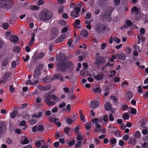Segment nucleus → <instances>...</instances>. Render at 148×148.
<instances>
[{
	"label": "nucleus",
	"mask_w": 148,
	"mask_h": 148,
	"mask_svg": "<svg viewBox=\"0 0 148 148\" xmlns=\"http://www.w3.org/2000/svg\"><path fill=\"white\" fill-rule=\"evenodd\" d=\"M57 70L64 72L66 71V69L71 71L74 68V65L73 62L70 61H67L64 62V60L60 59L56 63Z\"/></svg>",
	"instance_id": "nucleus-1"
},
{
	"label": "nucleus",
	"mask_w": 148,
	"mask_h": 148,
	"mask_svg": "<svg viewBox=\"0 0 148 148\" xmlns=\"http://www.w3.org/2000/svg\"><path fill=\"white\" fill-rule=\"evenodd\" d=\"M59 100V99L56 95L53 94L51 96L49 93H46L44 97V101L48 106L54 105L56 101Z\"/></svg>",
	"instance_id": "nucleus-2"
},
{
	"label": "nucleus",
	"mask_w": 148,
	"mask_h": 148,
	"mask_svg": "<svg viewBox=\"0 0 148 148\" xmlns=\"http://www.w3.org/2000/svg\"><path fill=\"white\" fill-rule=\"evenodd\" d=\"M53 16L52 12L47 9H45L39 13V19L42 21H47L50 19Z\"/></svg>",
	"instance_id": "nucleus-3"
},
{
	"label": "nucleus",
	"mask_w": 148,
	"mask_h": 148,
	"mask_svg": "<svg viewBox=\"0 0 148 148\" xmlns=\"http://www.w3.org/2000/svg\"><path fill=\"white\" fill-rule=\"evenodd\" d=\"M95 59L94 64L97 65H101L106 62V58L103 56H99L98 53L97 54Z\"/></svg>",
	"instance_id": "nucleus-4"
},
{
	"label": "nucleus",
	"mask_w": 148,
	"mask_h": 148,
	"mask_svg": "<svg viewBox=\"0 0 148 148\" xmlns=\"http://www.w3.org/2000/svg\"><path fill=\"white\" fill-rule=\"evenodd\" d=\"M132 13L133 14V12H136L135 17L136 19L137 20H139L141 18L140 16V8H137L136 6L133 7L132 9Z\"/></svg>",
	"instance_id": "nucleus-5"
},
{
	"label": "nucleus",
	"mask_w": 148,
	"mask_h": 148,
	"mask_svg": "<svg viewBox=\"0 0 148 148\" xmlns=\"http://www.w3.org/2000/svg\"><path fill=\"white\" fill-rule=\"evenodd\" d=\"M11 0H0V8H3L9 9L11 7L8 3Z\"/></svg>",
	"instance_id": "nucleus-6"
},
{
	"label": "nucleus",
	"mask_w": 148,
	"mask_h": 148,
	"mask_svg": "<svg viewBox=\"0 0 148 148\" xmlns=\"http://www.w3.org/2000/svg\"><path fill=\"white\" fill-rule=\"evenodd\" d=\"M55 79H58L61 82H63L64 80L63 79L62 75L59 73H56L52 75L50 79V80L52 81Z\"/></svg>",
	"instance_id": "nucleus-7"
},
{
	"label": "nucleus",
	"mask_w": 148,
	"mask_h": 148,
	"mask_svg": "<svg viewBox=\"0 0 148 148\" xmlns=\"http://www.w3.org/2000/svg\"><path fill=\"white\" fill-rule=\"evenodd\" d=\"M7 129V126L5 123L3 121L0 122V135L5 132Z\"/></svg>",
	"instance_id": "nucleus-8"
},
{
	"label": "nucleus",
	"mask_w": 148,
	"mask_h": 148,
	"mask_svg": "<svg viewBox=\"0 0 148 148\" xmlns=\"http://www.w3.org/2000/svg\"><path fill=\"white\" fill-rule=\"evenodd\" d=\"M58 29L56 28H53L51 30V38L55 39L58 36Z\"/></svg>",
	"instance_id": "nucleus-9"
},
{
	"label": "nucleus",
	"mask_w": 148,
	"mask_h": 148,
	"mask_svg": "<svg viewBox=\"0 0 148 148\" xmlns=\"http://www.w3.org/2000/svg\"><path fill=\"white\" fill-rule=\"evenodd\" d=\"M104 18L106 19V21L108 22H110L112 20L111 15L108 14L107 11H105L103 15Z\"/></svg>",
	"instance_id": "nucleus-10"
},
{
	"label": "nucleus",
	"mask_w": 148,
	"mask_h": 148,
	"mask_svg": "<svg viewBox=\"0 0 148 148\" xmlns=\"http://www.w3.org/2000/svg\"><path fill=\"white\" fill-rule=\"evenodd\" d=\"M18 36L12 35L10 37V40L14 43H15L18 42Z\"/></svg>",
	"instance_id": "nucleus-11"
},
{
	"label": "nucleus",
	"mask_w": 148,
	"mask_h": 148,
	"mask_svg": "<svg viewBox=\"0 0 148 148\" xmlns=\"http://www.w3.org/2000/svg\"><path fill=\"white\" fill-rule=\"evenodd\" d=\"M66 37L65 34H62L56 39V42L57 43L60 42L62 41Z\"/></svg>",
	"instance_id": "nucleus-12"
},
{
	"label": "nucleus",
	"mask_w": 148,
	"mask_h": 148,
	"mask_svg": "<svg viewBox=\"0 0 148 148\" xmlns=\"http://www.w3.org/2000/svg\"><path fill=\"white\" fill-rule=\"evenodd\" d=\"M93 77L95 79L97 80H102L104 76L103 74L101 73L99 74H97L96 75H92Z\"/></svg>",
	"instance_id": "nucleus-13"
},
{
	"label": "nucleus",
	"mask_w": 148,
	"mask_h": 148,
	"mask_svg": "<svg viewBox=\"0 0 148 148\" xmlns=\"http://www.w3.org/2000/svg\"><path fill=\"white\" fill-rule=\"evenodd\" d=\"M99 104V103L97 101H94L91 102L90 103V106L92 108H95Z\"/></svg>",
	"instance_id": "nucleus-14"
},
{
	"label": "nucleus",
	"mask_w": 148,
	"mask_h": 148,
	"mask_svg": "<svg viewBox=\"0 0 148 148\" xmlns=\"http://www.w3.org/2000/svg\"><path fill=\"white\" fill-rule=\"evenodd\" d=\"M40 70L38 69H36L34 73V79H38L40 75Z\"/></svg>",
	"instance_id": "nucleus-15"
},
{
	"label": "nucleus",
	"mask_w": 148,
	"mask_h": 148,
	"mask_svg": "<svg viewBox=\"0 0 148 148\" xmlns=\"http://www.w3.org/2000/svg\"><path fill=\"white\" fill-rule=\"evenodd\" d=\"M111 107V104L108 102H106L104 106L105 110L107 111H109L110 110Z\"/></svg>",
	"instance_id": "nucleus-16"
},
{
	"label": "nucleus",
	"mask_w": 148,
	"mask_h": 148,
	"mask_svg": "<svg viewBox=\"0 0 148 148\" xmlns=\"http://www.w3.org/2000/svg\"><path fill=\"white\" fill-rule=\"evenodd\" d=\"M112 134L114 135L116 137H119L120 135V131L119 130H116L115 131H112L110 132Z\"/></svg>",
	"instance_id": "nucleus-17"
},
{
	"label": "nucleus",
	"mask_w": 148,
	"mask_h": 148,
	"mask_svg": "<svg viewBox=\"0 0 148 148\" xmlns=\"http://www.w3.org/2000/svg\"><path fill=\"white\" fill-rule=\"evenodd\" d=\"M95 125L96 127V128L95 130V132H96L99 131H100L101 130L102 128L101 125L100 124H99L98 123H96Z\"/></svg>",
	"instance_id": "nucleus-18"
},
{
	"label": "nucleus",
	"mask_w": 148,
	"mask_h": 148,
	"mask_svg": "<svg viewBox=\"0 0 148 148\" xmlns=\"http://www.w3.org/2000/svg\"><path fill=\"white\" fill-rule=\"evenodd\" d=\"M81 35L84 37H87L88 36V32L86 30L83 29L80 32Z\"/></svg>",
	"instance_id": "nucleus-19"
},
{
	"label": "nucleus",
	"mask_w": 148,
	"mask_h": 148,
	"mask_svg": "<svg viewBox=\"0 0 148 148\" xmlns=\"http://www.w3.org/2000/svg\"><path fill=\"white\" fill-rule=\"evenodd\" d=\"M136 142V139L134 138L131 137L129 139L128 143L130 144L134 145Z\"/></svg>",
	"instance_id": "nucleus-20"
},
{
	"label": "nucleus",
	"mask_w": 148,
	"mask_h": 148,
	"mask_svg": "<svg viewBox=\"0 0 148 148\" xmlns=\"http://www.w3.org/2000/svg\"><path fill=\"white\" fill-rule=\"evenodd\" d=\"M96 29L97 32L99 33H101L102 32V25H99L96 26Z\"/></svg>",
	"instance_id": "nucleus-21"
},
{
	"label": "nucleus",
	"mask_w": 148,
	"mask_h": 148,
	"mask_svg": "<svg viewBox=\"0 0 148 148\" xmlns=\"http://www.w3.org/2000/svg\"><path fill=\"white\" fill-rule=\"evenodd\" d=\"M71 16L76 18L78 17L79 15V13L78 12H77L74 11H72L71 12Z\"/></svg>",
	"instance_id": "nucleus-22"
},
{
	"label": "nucleus",
	"mask_w": 148,
	"mask_h": 148,
	"mask_svg": "<svg viewBox=\"0 0 148 148\" xmlns=\"http://www.w3.org/2000/svg\"><path fill=\"white\" fill-rule=\"evenodd\" d=\"M29 8L32 10L34 11H36L38 10L39 7L38 6L34 5H31L29 6Z\"/></svg>",
	"instance_id": "nucleus-23"
},
{
	"label": "nucleus",
	"mask_w": 148,
	"mask_h": 148,
	"mask_svg": "<svg viewBox=\"0 0 148 148\" xmlns=\"http://www.w3.org/2000/svg\"><path fill=\"white\" fill-rule=\"evenodd\" d=\"M110 142L111 144H115L116 143L117 140L115 138L113 137L110 139Z\"/></svg>",
	"instance_id": "nucleus-24"
},
{
	"label": "nucleus",
	"mask_w": 148,
	"mask_h": 148,
	"mask_svg": "<svg viewBox=\"0 0 148 148\" xmlns=\"http://www.w3.org/2000/svg\"><path fill=\"white\" fill-rule=\"evenodd\" d=\"M129 108L131 109L130 113L131 114H136V110L135 108L131 107Z\"/></svg>",
	"instance_id": "nucleus-25"
},
{
	"label": "nucleus",
	"mask_w": 148,
	"mask_h": 148,
	"mask_svg": "<svg viewBox=\"0 0 148 148\" xmlns=\"http://www.w3.org/2000/svg\"><path fill=\"white\" fill-rule=\"evenodd\" d=\"M118 56L119 57V59L121 60H124L126 57L124 53L121 54Z\"/></svg>",
	"instance_id": "nucleus-26"
},
{
	"label": "nucleus",
	"mask_w": 148,
	"mask_h": 148,
	"mask_svg": "<svg viewBox=\"0 0 148 148\" xmlns=\"http://www.w3.org/2000/svg\"><path fill=\"white\" fill-rule=\"evenodd\" d=\"M66 143L69 146H71L75 143V140H72L70 141L68 140L66 141Z\"/></svg>",
	"instance_id": "nucleus-27"
},
{
	"label": "nucleus",
	"mask_w": 148,
	"mask_h": 148,
	"mask_svg": "<svg viewBox=\"0 0 148 148\" xmlns=\"http://www.w3.org/2000/svg\"><path fill=\"white\" fill-rule=\"evenodd\" d=\"M77 7L75 8V11L79 13L81 10L80 5L79 4H77L76 5Z\"/></svg>",
	"instance_id": "nucleus-28"
},
{
	"label": "nucleus",
	"mask_w": 148,
	"mask_h": 148,
	"mask_svg": "<svg viewBox=\"0 0 148 148\" xmlns=\"http://www.w3.org/2000/svg\"><path fill=\"white\" fill-rule=\"evenodd\" d=\"M17 114V111L16 110H14L10 114V116L12 118H14L16 115Z\"/></svg>",
	"instance_id": "nucleus-29"
},
{
	"label": "nucleus",
	"mask_w": 148,
	"mask_h": 148,
	"mask_svg": "<svg viewBox=\"0 0 148 148\" xmlns=\"http://www.w3.org/2000/svg\"><path fill=\"white\" fill-rule=\"evenodd\" d=\"M29 143V139L26 138L25 139L22 141L21 143V144L23 145H24L25 144H27Z\"/></svg>",
	"instance_id": "nucleus-30"
},
{
	"label": "nucleus",
	"mask_w": 148,
	"mask_h": 148,
	"mask_svg": "<svg viewBox=\"0 0 148 148\" xmlns=\"http://www.w3.org/2000/svg\"><path fill=\"white\" fill-rule=\"evenodd\" d=\"M8 58L5 59L2 62V64L4 66H6L8 64Z\"/></svg>",
	"instance_id": "nucleus-31"
},
{
	"label": "nucleus",
	"mask_w": 148,
	"mask_h": 148,
	"mask_svg": "<svg viewBox=\"0 0 148 148\" xmlns=\"http://www.w3.org/2000/svg\"><path fill=\"white\" fill-rule=\"evenodd\" d=\"M123 119L125 120H128L130 118L129 115L127 113H125L123 115Z\"/></svg>",
	"instance_id": "nucleus-32"
},
{
	"label": "nucleus",
	"mask_w": 148,
	"mask_h": 148,
	"mask_svg": "<svg viewBox=\"0 0 148 148\" xmlns=\"http://www.w3.org/2000/svg\"><path fill=\"white\" fill-rule=\"evenodd\" d=\"M43 142V141L42 140H40L36 141L35 143V145L37 147H40L41 142Z\"/></svg>",
	"instance_id": "nucleus-33"
},
{
	"label": "nucleus",
	"mask_w": 148,
	"mask_h": 148,
	"mask_svg": "<svg viewBox=\"0 0 148 148\" xmlns=\"http://www.w3.org/2000/svg\"><path fill=\"white\" fill-rule=\"evenodd\" d=\"M44 129V127L42 125H39L38 127V132L42 131Z\"/></svg>",
	"instance_id": "nucleus-34"
},
{
	"label": "nucleus",
	"mask_w": 148,
	"mask_h": 148,
	"mask_svg": "<svg viewBox=\"0 0 148 148\" xmlns=\"http://www.w3.org/2000/svg\"><path fill=\"white\" fill-rule=\"evenodd\" d=\"M71 130V128L68 127H65L64 129V132L67 135L69 134V131Z\"/></svg>",
	"instance_id": "nucleus-35"
},
{
	"label": "nucleus",
	"mask_w": 148,
	"mask_h": 148,
	"mask_svg": "<svg viewBox=\"0 0 148 148\" xmlns=\"http://www.w3.org/2000/svg\"><path fill=\"white\" fill-rule=\"evenodd\" d=\"M108 9H109L108 11H107V12L109 14H110L111 15L112 12L114 9V7H110L108 8Z\"/></svg>",
	"instance_id": "nucleus-36"
},
{
	"label": "nucleus",
	"mask_w": 148,
	"mask_h": 148,
	"mask_svg": "<svg viewBox=\"0 0 148 148\" xmlns=\"http://www.w3.org/2000/svg\"><path fill=\"white\" fill-rule=\"evenodd\" d=\"M13 51L16 52H19L20 51V48L19 47L16 46L14 47Z\"/></svg>",
	"instance_id": "nucleus-37"
},
{
	"label": "nucleus",
	"mask_w": 148,
	"mask_h": 148,
	"mask_svg": "<svg viewBox=\"0 0 148 148\" xmlns=\"http://www.w3.org/2000/svg\"><path fill=\"white\" fill-rule=\"evenodd\" d=\"M127 99L130 100L131 99L132 97V93L130 92H127Z\"/></svg>",
	"instance_id": "nucleus-38"
},
{
	"label": "nucleus",
	"mask_w": 148,
	"mask_h": 148,
	"mask_svg": "<svg viewBox=\"0 0 148 148\" xmlns=\"http://www.w3.org/2000/svg\"><path fill=\"white\" fill-rule=\"evenodd\" d=\"M10 73L8 72H7L5 74L4 77H3L4 79L7 80L8 78L10 77Z\"/></svg>",
	"instance_id": "nucleus-39"
},
{
	"label": "nucleus",
	"mask_w": 148,
	"mask_h": 148,
	"mask_svg": "<svg viewBox=\"0 0 148 148\" xmlns=\"http://www.w3.org/2000/svg\"><path fill=\"white\" fill-rule=\"evenodd\" d=\"M3 28L5 29H7L9 27V25L8 23H4L2 24Z\"/></svg>",
	"instance_id": "nucleus-40"
},
{
	"label": "nucleus",
	"mask_w": 148,
	"mask_h": 148,
	"mask_svg": "<svg viewBox=\"0 0 148 148\" xmlns=\"http://www.w3.org/2000/svg\"><path fill=\"white\" fill-rule=\"evenodd\" d=\"M51 86L49 85H48L45 87L43 86V89H42L43 91L48 90L51 88Z\"/></svg>",
	"instance_id": "nucleus-41"
},
{
	"label": "nucleus",
	"mask_w": 148,
	"mask_h": 148,
	"mask_svg": "<svg viewBox=\"0 0 148 148\" xmlns=\"http://www.w3.org/2000/svg\"><path fill=\"white\" fill-rule=\"evenodd\" d=\"M134 136L136 138H138L140 137V134L139 131H136L134 134Z\"/></svg>",
	"instance_id": "nucleus-42"
},
{
	"label": "nucleus",
	"mask_w": 148,
	"mask_h": 148,
	"mask_svg": "<svg viewBox=\"0 0 148 148\" xmlns=\"http://www.w3.org/2000/svg\"><path fill=\"white\" fill-rule=\"evenodd\" d=\"M62 134L61 132H58L56 133V136L57 138H60L62 136L61 135Z\"/></svg>",
	"instance_id": "nucleus-43"
},
{
	"label": "nucleus",
	"mask_w": 148,
	"mask_h": 148,
	"mask_svg": "<svg viewBox=\"0 0 148 148\" xmlns=\"http://www.w3.org/2000/svg\"><path fill=\"white\" fill-rule=\"evenodd\" d=\"M77 142L82 143V137L80 135H78L77 137Z\"/></svg>",
	"instance_id": "nucleus-44"
},
{
	"label": "nucleus",
	"mask_w": 148,
	"mask_h": 148,
	"mask_svg": "<svg viewBox=\"0 0 148 148\" xmlns=\"http://www.w3.org/2000/svg\"><path fill=\"white\" fill-rule=\"evenodd\" d=\"M58 23L61 25L64 26L66 25V23L64 21L60 20L58 21Z\"/></svg>",
	"instance_id": "nucleus-45"
},
{
	"label": "nucleus",
	"mask_w": 148,
	"mask_h": 148,
	"mask_svg": "<svg viewBox=\"0 0 148 148\" xmlns=\"http://www.w3.org/2000/svg\"><path fill=\"white\" fill-rule=\"evenodd\" d=\"M128 105L126 104L122 105L121 107L122 110L124 111L125 110L128 108Z\"/></svg>",
	"instance_id": "nucleus-46"
},
{
	"label": "nucleus",
	"mask_w": 148,
	"mask_h": 148,
	"mask_svg": "<svg viewBox=\"0 0 148 148\" xmlns=\"http://www.w3.org/2000/svg\"><path fill=\"white\" fill-rule=\"evenodd\" d=\"M94 92L96 93L99 94L101 93V89L99 88H95Z\"/></svg>",
	"instance_id": "nucleus-47"
},
{
	"label": "nucleus",
	"mask_w": 148,
	"mask_h": 148,
	"mask_svg": "<svg viewBox=\"0 0 148 148\" xmlns=\"http://www.w3.org/2000/svg\"><path fill=\"white\" fill-rule=\"evenodd\" d=\"M82 143L77 142V143L75 145V148H78L82 146Z\"/></svg>",
	"instance_id": "nucleus-48"
},
{
	"label": "nucleus",
	"mask_w": 148,
	"mask_h": 148,
	"mask_svg": "<svg viewBox=\"0 0 148 148\" xmlns=\"http://www.w3.org/2000/svg\"><path fill=\"white\" fill-rule=\"evenodd\" d=\"M91 14L90 13H86L85 16V18L86 19H89L91 18Z\"/></svg>",
	"instance_id": "nucleus-49"
},
{
	"label": "nucleus",
	"mask_w": 148,
	"mask_h": 148,
	"mask_svg": "<svg viewBox=\"0 0 148 148\" xmlns=\"http://www.w3.org/2000/svg\"><path fill=\"white\" fill-rule=\"evenodd\" d=\"M44 55V53L42 52L39 53L37 56V58L38 59H40L43 57Z\"/></svg>",
	"instance_id": "nucleus-50"
},
{
	"label": "nucleus",
	"mask_w": 148,
	"mask_h": 148,
	"mask_svg": "<svg viewBox=\"0 0 148 148\" xmlns=\"http://www.w3.org/2000/svg\"><path fill=\"white\" fill-rule=\"evenodd\" d=\"M66 105V103L64 102H62L59 105V108H62L63 107L65 106Z\"/></svg>",
	"instance_id": "nucleus-51"
},
{
	"label": "nucleus",
	"mask_w": 148,
	"mask_h": 148,
	"mask_svg": "<svg viewBox=\"0 0 148 148\" xmlns=\"http://www.w3.org/2000/svg\"><path fill=\"white\" fill-rule=\"evenodd\" d=\"M126 24L128 26H130L132 25V23L130 21L128 20L126 21Z\"/></svg>",
	"instance_id": "nucleus-52"
},
{
	"label": "nucleus",
	"mask_w": 148,
	"mask_h": 148,
	"mask_svg": "<svg viewBox=\"0 0 148 148\" xmlns=\"http://www.w3.org/2000/svg\"><path fill=\"white\" fill-rule=\"evenodd\" d=\"M13 140L10 138H8L7 141V143L9 145L12 144Z\"/></svg>",
	"instance_id": "nucleus-53"
},
{
	"label": "nucleus",
	"mask_w": 148,
	"mask_h": 148,
	"mask_svg": "<svg viewBox=\"0 0 148 148\" xmlns=\"http://www.w3.org/2000/svg\"><path fill=\"white\" fill-rule=\"evenodd\" d=\"M137 91L138 93H140L143 92V89L141 86H139L138 87Z\"/></svg>",
	"instance_id": "nucleus-54"
},
{
	"label": "nucleus",
	"mask_w": 148,
	"mask_h": 148,
	"mask_svg": "<svg viewBox=\"0 0 148 148\" xmlns=\"http://www.w3.org/2000/svg\"><path fill=\"white\" fill-rule=\"evenodd\" d=\"M79 127H75L74 130V131L76 134H78L79 133Z\"/></svg>",
	"instance_id": "nucleus-55"
},
{
	"label": "nucleus",
	"mask_w": 148,
	"mask_h": 148,
	"mask_svg": "<svg viewBox=\"0 0 148 148\" xmlns=\"http://www.w3.org/2000/svg\"><path fill=\"white\" fill-rule=\"evenodd\" d=\"M113 40L114 41L116 42L118 44H119L121 42L119 38L116 37H114L113 38Z\"/></svg>",
	"instance_id": "nucleus-56"
},
{
	"label": "nucleus",
	"mask_w": 148,
	"mask_h": 148,
	"mask_svg": "<svg viewBox=\"0 0 148 148\" xmlns=\"http://www.w3.org/2000/svg\"><path fill=\"white\" fill-rule=\"evenodd\" d=\"M91 128V125L89 123L86 124L85 125V128L87 130H89Z\"/></svg>",
	"instance_id": "nucleus-57"
},
{
	"label": "nucleus",
	"mask_w": 148,
	"mask_h": 148,
	"mask_svg": "<svg viewBox=\"0 0 148 148\" xmlns=\"http://www.w3.org/2000/svg\"><path fill=\"white\" fill-rule=\"evenodd\" d=\"M110 73H113V74H111L110 75V77H112V76H114L116 75V71L115 70H112L111 71H110Z\"/></svg>",
	"instance_id": "nucleus-58"
},
{
	"label": "nucleus",
	"mask_w": 148,
	"mask_h": 148,
	"mask_svg": "<svg viewBox=\"0 0 148 148\" xmlns=\"http://www.w3.org/2000/svg\"><path fill=\"white\" fill-rule=\"evenodd\" d=\"M43 0H39L37 2V5H41L43 4Z\"/></svg>",
	"instance_id": "nucleus-59"
},
{
	"label": "nucleus",
	"mask_w": 148,
	"mask_h": 148,
	"mask_svg": "<svg viewBox=\"0 0 148 148\" xmlns=\"http://www.w3.org/2000/svg\"><path fill=\"white\" fill-rule=\"evenodd\" d=\"M58 108L56 107L53 108L52 109H51V111L53 113H55V112H57L58 111Z\"/></svg>",
	"instance_id": "nucleus-60"
},
{
	"label": "nucleus",
	"mask_w": 148,
	"mask_h": 148,
	"mask_svg": "<svg viewBox=\"0 0 148 148\" xmlns=\"http://www.w3.org/2000/svg\"><path fill=\"white\" fill-rule=\"evenodd\" d=\"M109 120L110 121H113L114 118L112 114H110V115L109 117Z\"/></svg>",
	"instance_id": "nucleus-61"
},
{
	"label": "nucleus",
	"mask_w": 148,
	"mask_h": 148,
	"mask_svg": "<svg viewBox=\"0 0 148 148\" xmlns=\"http://www.w3.org/2000/svg\"><path fill=\"white\" fill-rule=\"evenodd\" d=\"M26 124V122L25 120L21 121L19 125L20 126H24Z\"/></svg>",
	"instance_id": "nucleus-62"
},
{
	"label": "nucleus",
	"mask_w": 148,
	"mask_h": 148,
	"mask_svg": "<svg viewBox=\"0 0 148 148\" xmlns=\"http://www.w3.org/2000/svg\"><path fill=\"white\" fill-rule=\"evenodd\" d=\"M114 3L115 6H118L120 4V0H114Z\"/></svg>",
	"instance_id": "nucleus-63"
},
{
	"label": "nucleus",
	"mask_w": 148,
	"mask_h": 148,
	"mask_svg": "<svg viewBox=\"0 0 148 148\" xmlns=\"http://www.w3.org/2000/svg\"><path fill=\"white\" fill-rule=\"evenodd\" d=\"M107 66H108L109 67H113L114 66V64L111 63L110 62H108L106 63V66H105V67H106Z\"/></svg>",
	"instance_id": "nucleus-64"
}]
</instances>
